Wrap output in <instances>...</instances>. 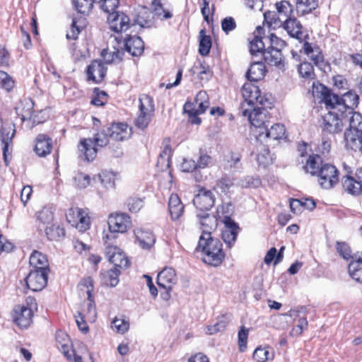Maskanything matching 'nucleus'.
Wrapping results in <instances>:
<instances>
[{
  "label": "nucleus",
  "instance_id": "79ce46f5",
  "mask_svg": "<svg viewBox=\"0 0 362 362\" xmlns=\"http://www.w3.org/2000/svg\"><path fill=\"white\" fill-rule=\"evenodd\" d=\"M101 184L106 189H115V180L118 177V173L112 171L103 170L98 174Z\"/></svg>",
  "mask_w": 362,
  "mask_h": 362
},
{
  "label": "nucleus",
  "instance_id": "72a5a7b5",
  "mask_svg": "<svg viewBox=\"0 0 362 362\" xmlns=\"http://www.w3.org/2000/svg\"><path fill=\"white\" fill-rule=\"evenodd\" d=\"M30 264L33 270H45L49 272V264L47 257L42 252L33 251L30 257Z\"/></svg>",
  "mask_w": 362,
  "mask_h": 362
},
{
  "label": "nucleus",
  "instance_id": "ddd939ff",
  "mask_svg": "<svg viewBox=\"0 0 362 362\" xmlns=\"http://www.w3.org/2000/svg\"><path fill=\"white\" fill-rule=\"evenodd\" d=\"M37 218L42 225V226L39 225L38 228L40 230H45L46 235L49 240H52L57 238V235L52 233L54 230H57L58 235L59 232L62 231V229L59 227L55 226L52 224V221L54 220V212L52 208L44 207L37 213Z\"/></svg>",
  "mask_w": 362,
  "mask_h": 362
},
{
  "label": "nucleus",
  "instance_id": "f8f14e48",
  "mask_svg": "<svg viewBox=\"0 0 362 362\" xmlns=\"http://www.w3.org/2000/svg\"><path fill=\"white\" fill-rule=\"evenodd\" d=\"M242 95L245 100V103L251 106L255 104H259L262 106L270 108L272 102L266 95H261L260 90L259 88L252 83H246L243 85L242 90Z\"/></svg>",
  "mask_w": 362,
  "mask_h": 362
},
{
  "label": "nucleus",
  "instance_id": "412c9836",
  "mask_svg": "<svg viewBox=\"0 0 362 362\" xmlns=\"http://www.w3.org/2000/svg\"><path fill=\"white\" fill-rule=\"evenodd\" d=\"M48 272L45 270H31L26 277V285L33 291L42 290L47 283Z\"/></svg>",
  "mask_w": 362,
  "mask_h": 362
},
{
  "label": "nucleus",
  "instance_id": "69168bd1",
  "mask_svg": "<svg viewBox=\"0 0 362 362\" xmlns=\"http://www.w3.org/2000/svg\"><path fill=\"white\" fill-rule=\"evenodd\" d=\"M86 288L87 298H92V291H93V281L88 276L83 279L78 285V289Z\"/></svg>",
  "mask_w": 362,
  "mask_h": 362
},
{
  "label": "nucleus",
  "instance_id": "58836bf2",
  "mask_svg": "<svg viewBox=\"0 0 362 362\" xmlns=\"http://www.w3.org/2000/svg\"><path fill=\"white\" fill-rule=\"evenodd\" d=\"M322 158L318 155H312L308 157L306 164L303 166L306 173L312 175H317L320 170V167L323 165Z\"/></svg>",
  "mask_w": 362,
  "mask_h": 362
},
{
  "label": "nucleus",
  "instance_id": "c756f323",
  "mask_svg": "<svg viewBox=\"0 0 362 362\" xmlns=\"http://www.w3.org/2000/svg\"><path fill=\"white\" fill-rule=\"evenodd\" d=\"M52 148V140L45 134H39L35 139V151L40 157L49 154Z\"/></svg>",
  "mask_w": 362,
  "mask_h": 362
},
{
  "label": "nucleus",
  "instance_id": "9b49d317",
  "mask_svg": "<svg viewBox=\"0 0 362 362\" xmlns=\"http://www.w3.org/2000/svg\"><path fill=\"white\" fill-rule=\"evenodd\" d=\"M74 317L78 329L86 333L88 330L87 322H93L97 317L96 309L92 298H87L83 302L82 309L78 310Z\"/></svg>",
  "mask_w": 362,
  "mask_h": 362
},
{
  "label": "nucleus",
  "instance_id": "f704fd0d",
  "mask_svg": "<svg viewBox=\"0 0 362 362\" xmlns=\"http://www.w3.org/2000/svg\"><path fill=\"white\" fill-rule=\"evenodd\" d=\"M341 183L344 191L350 194L358 195L362 193V185L353 176H344Z\"/></svg>",
  "mask_w": 362,
  "mask_h": 362
},
{
  "label": "nucleus",
  "instance_id": "cd10ccee",
  "mask_svg": "<svg viewBox=\"0 0 362 362\" xmlns=\"http://www.w3.org/2000/svg\"><path fill=\"white\" fill-rule=\"evenodd\" d=\"M281 26L284 27L291 37L300 40L303 39L305 35L302 31L303 26L294 15L289 18H286V20L283 19Z\"/></svg>",
  "mask_w": 362,
  "mask_h": 362
},
{
  "label": "nucleus",
  "instance_id": "864d4df0",
  "mask_svg": "<svg viewBox=\"0 0 362 362\" xmlns=\"http://www.w3.org/2000/svg\"><path fill=\"white\" fill-rule=\"evenodd\" d=\"M298 71L301 77L305 79L312 80L315 78L314 68L311 63L305 62L301 63L298 66Z\"/></svg>",
  "mask_w": 362,
  "mask_h": 362
},
{
  "label": "nucleus",
  "instance_id": "de8ad7c7",
  "mask_svg": "<svg viewBox=\"0 0 362 362\" xmlns=\"http://www.w3.org/2000/svg\"><path fill=\"white\" fill-rule=\"evenodd\" d=\"M277 13L282 19L286 20V18H289L293 15V6L288 1H281L276 3Z\"/></svg>",
  "mask_w": 362,
  "mask_h": 362
},
{
  "label": "nucleus",
  "instance_id": "0e129e2a",
  "mask_svg": "<svg viewBox=\"0 0 362 362\" xmlns=\"http://www.w3.org/2000/svg\"><path fill=\"white\" fill-rule=\"evenodd\" d=\"M337 250L339 255L345 259L354 258L350 247L344 242H337Z\"/></svg>",
  "mask_w": 362,
  "mask_h": 362
},
{
  "label": "nucleus",
  "instance_id": "3c124183",
  "mask_svg": "<svg viewBox=\"0 0 362 362\" xmlns=\"http://www.w3.org/2000/svg\"><path fill=\"white\" fill-rule=\"evenodd\" d=\"M98 0H73V4L76 11L82 14H88L93 4Z\"/></svg>",
  "mask_w": 362,
  "mask_h": 362
},
{
  "label": "nucleus",
  "instance_id": "4468645a",
  "mask_svg": "<svg viewBox=\"0 0 362 362\" xmlns=\"http://www.w3.org/2000/svg\"><path fill=\"white\" fill-rule=\"evenodd\" d=\"M318 182L325 189L332 188L339 181V173L336 167L329 163H324L317 173Z\"/></svg>",
  "mask_w": 362,
  "mask_h": 362
},
{
  "label": "nucleus",
  "instance_id": "4d7b16f0",
  "mask_svg": "<svg viewBox=\"0 0 362 362\" xmlns=\"http://www.w3.org/2000/svg\"><path fill=\"white\" fill-rule=\"evenodd\" d=\"M265 40L267 41V43H269V46L267 49H272L274 50L281 52L282 49L286 46L285 41L273 33L270 34V35L268 37H266Z\"/></svg>",
  "mask_w": 362,
  "mask_h": 362
},
{
  "label": "nucleus",
  "instance_id": "a19ab883",
  "mask_svg": "<svg viewBox=\"0 0 362 362\" xmlns=\"http://www.w3.org/2000/svg\"><path fill=\"white\" fill-rule=\"evenodd\" d=\"M303 50L316 66L322 65L324 57L318 47L313 48L310 43L305 42L303 45Z\"/></svg>",
  "mask_w": 362,
  "mask_h": 362
},
{
  "label": "nucleus",
  "instance_id": "6e6d98bb",
  "mask_svg": "<svg viewBox=\"0 0 362 362\" xmlns=\"http://www.w3.org/2000/svg\"><path fill=\"white\" fill-rule=\"evenodd\" d=\"M274 158L267 148H263L257 156V160L259 165L265 168L272 164Z\"/></svg>",
  "mask_w": 362,
  "mask_h": 362
},
{
  "label": "nucleus",
  "instance_id": "c9c22d12",
  "mask_svg": "<svg viewBox=\"0 0 362 362\" xmlns=\"http://www.w3.org/2000/svg\"><path fill=\"white\" fill-rule=\"evenodd\" d=\"M266 68L262 62H254L247 72V78L250 81H258L264 78Z\"/></svg>",
  "mask_w": 362,
  "mask_h": 362
},
{
  "label": "nucleus",
  "instance_id": "2f4dec72",
  "mask_svg": "<svg viewBox=\"0 0 362 362\" xmlns=\"http://www.w3.org/2000/svg\"><path fill=\"white\" fill-rule=\"evenodd\" d=\"M192 76H196L201 81H208L212 76L209 66L201 61L196 62L190 69Z\"/></svg>",
  "mask_w": 362,
  "mask_h": 362
},
{
  "label": "nucleus",
  "instance_id": "39448f33",
  "mask_svg": "<svg viewBox=\"0 0 362 362\" xmlns=\"http://www.w3.org/2000/svg\"><path fill=\"white\" fill-rule=\"evenodd\" d=\"M327 109L328 112L322 118V131L330 134H338L343 130L345 125L349 124L350 117L335 110L333 105Z\"/></svg>",
  "mask_w": 362,
  "mask_h": 362
},
{
  "label": "nucleus",
  "instance_id": "b1692460",
  "mask_svg": "<svg viewBox=\"0 0 362 362\" xmlns=\"http://www.w3.org/2000/svg\"><path fill=\"white\" fill-rule=\"evenodd\" d=\"M107 21L112 30L119 33L126 31L130 27L129 18L122 12H113L107 17Z\"/></svg>",
  "mask_w": 362,
  "mask_h": 362
},
{
  "label": "nucleus",
  "instance_id": "423d86ee",
  "mask_svg": "<svg viewBox=\"0 0 362 362\" xmlns=\"http://www.w3.org/2000/svg\"><path fill=\"white\" fill-rule=\"evenodd\" d=\"M109 233L103 235V239L105 244L107 241L116 238L115 233H125L132 226L130 216L124 213L112 214L108 217Z\"/></svg>",
  "mask_w": 362,
  "mask_h": 362
},
{
  "label": "nucleus",
  "instance_id": "338daca9",
  "mask_svg": "<svg viewBox=\"0 0 362 362\" xmlns=\"http://www.w3.org/2000/svg\"><path fill=\"white\" fill-rule=\"evenodd\" d=\"M127 206L131 212L136 213L143 207L144 202L138 197H130L127 201Z\"/></svg>",
  "mask_w": 362,
  "mask_h": 362
},
{
  "label": "nucleus",
  "instance_id": "2eb2a0df",
  "mask_svg": "<svg viewBox=\"0 0 362 362\" xmlns=\"http://www.w3.org/2000/svg\"><path fill=\"white\" fill-rule=\"evenodd\" d=\"M14 126L2 125L0 128V141L1 143L4 159L6 165L11 158L13 143L12 140L15 134Z\"/></svg>",
  "mask_w": 362,
  "mask_h": 362
},
{
  "label": "nucleus",
  "instance_id": "e2e57ef3",
  "mask_svg": "<svg viewBox=\"0 0 362 362\" xmlns=\"http://www.w3.org/2000/svg\"><path fill=\"white\" fill-rule=\"evenodd\" d=\"M101 9L109 15L117 8L119 0H98Z\"/></svg>",
  "mask_w": 362,
  "mask_h": 362
},
{
  "label": "nucleus",
  "instance_id": "f3484780",
  "mask_svg": "<svg viewBox=\"0 0 362 362\" xmlns=\"http://www.w3.org/2000/svg\"><path fill=\"white\" fill-rule=\"evenodd\" d=\"M199 228L202 231L200 236L204 238L211 236L218 226V217L206 212L199 211L196 215Z\"/></svg>",
  "mask_w": 362,
  "mask_h": 362
},
{
  "label": "nucleus",
  "instance_id": "052dcab7",
  "mask_svg": "<svg viewBox=\"0 0 362 362\" xmlns=\"http://www.w3.org/2000/svg\"><path fill=\"white\" fill-rule=\"evenodd\" d=\"M264 21L267 22L269 26L274 25V27L281 26L283 19L281 17H279L277 12L274 11H267L264 13Z\"/></svg>",
  "mask_w": 362,
  "mask_h": 362
},
{
  "label": "nucleus",
  "instance_id": "a878e982",
  "mask_svg": "<svg viewBox=\"0 0 362 362\" xmlns=\"http://www.w3.org/2000/svg\"><path fill=\"white\" fill-rule=\"evenodd\" d=\"M107 68L100 60H94L87 68V76L88 80L98 83L105 78Z\"/></svg>",
  "mask_w": 362,
  "mask_h": 362
},
{
  "label": "nucleus",
  "instance_id": "f03ea898",
  "mask_svg": "<svg viewBox=\"0 0 362 362\" xmlns=\"http://www.w3.org/2000/svg\"><path fill=\"white\" fill-rule=\"evenodd\" d=\"M55 338L57 348L69 362H93L85 346L79 345L78 350L72 347L70 339L65 332L57 331Z\"/></svg>",
  "mask_w": 362,
  "mask_h": 362
},
{
  "label": "nucleus",
  "instance_id": "c03bdc74",
  "mask_svg": "<svg viewBox=\"0 0 362 362\" xmlns=\"http://www.w3.org/2000/svg\"><path fill=\"white\" fill-rule=\"evenodd\" d=\"M124 51L118 48L114 47L113 51H108L103 49L102 56L107 63H119L120 62L124 56Z\"/></svg>",
  "mask_w": 362,
  "mask_h": 362
},
{
  "label": "nucleus",
  "instance_id": "7ed1b4c3",
  "mask_svg": "<svg viewBox=\"0 0 362 362\" xmlns=\"http://www.w3.org/2000/svg\"><path fill=\"white\" fill-rule=\"evenodd\" d=\"M112 140L110 139L107 129H103L96 132L93 138L83 139L78 144V150L88 162L93 160L98 153V147L109 146Z\"/></svg>",
  "mask_w": 362,
  "mask_h": 362
},
{
  "label": "nucleus",
  "instance_id": "774afa93",
  "mask_svg": "<svg viewBox=\"0 0 362 362\" xmlns=\"http://www.w3.org/2000/svg\"><path fill=\"white\" fill-rule=\"evenodd\" d=\"M78 21L76 18H73L69 31L66 33L68 40H76L78 35L81 31L82 25H78Z\"/></svg>",
  "mask_w": 362,
  "mask_h": 362
},
{
  "label": "nucleus",
  "instance_id": "37998d69",
  "mask_svg": "<svg viewBox=\"0 0 362 362\" xmlns=\"http://www.w3.org/2000/svg\"><path fill=\"white\" fill-rule=\"evenodd\" d=\"M265 48V42L258 36L254 38L249 43V50L252 56H263Z\"/></svg>",
  "mask_w": 362,
  "mask_h": 362
},
{
  "label": "nucleus",
  "instance_id": "20e7f679",
  "mask_svg": "<svg viewBox=\"0 0 362 362\" xmlns=\"http://www.w3.org/2000/svg\"><path fill=\"white\" fill-rule=\"evenodd\" d=\"M349 129L344 132L345 147L354 152H362V115L350 117Z\"/></svg>",
  "mask_w": 362,
  "mask_h": 362
},
{
  "label": "nucleus",
  "instance_id": "603ef678",
  "mask_svg": "<svg viewBox=\"0 0 362 362\" xmlns=\"http://www.w3.org/2000/svg\"><path fill=\"white\" fill-rule=\"evenodd\" d=\"M253 358L257 362H266L268 360L273 359L274 353L268 347H259L255 350Z\"/></svg>",
  "mask_w": 362,
  "mask_h": 362
},
{
  "label": "nucleus",
  "instance_id": "bf43d9fd",
  "mask_svg": "<svg viewBox=\"0 0 362 362\" xmlns=\"http://www.w3.org/2000/svg\"><path fill=\"white\" fill-rule=\"evenodd\" d=\"M350 276L355 281L362 283V267L358 262H351L348 267Z\"/></svg>",
  "mask_w": 362,
  "mask_h": 362
},
{
  "label": "nucleus",
  "instance_id": "1a4fd4ad",
  "mask_svg": "<svg viewBox=\"0 0 362 362\" xmlns=\"http://www.w3.org/2000/svg\"><path fill=\"white\" fill-rule=\"evenodd\" d=\"M139 115L134 121L136 127L140 129L146 128L153 115L154 103L151 97L146 94L140 95Z\"/></svg>",
  "mask_w": 362,
  "mask_h": 362
},
{
  "label": "nucleus",
  "instance_id": "8fccbe9b",
  "mask_svg": "<svg viewBox=\"0 0 362 362\" xmlns=\"http://www.w3.org/2000/svg\"><path fill=\"white\" fill-rule=\"evenodd\" d=\"M151 6L155 16L160 20H167L173 17V14L169 11L164 9L160 0H153Z\"/></svg>",
  "mask_w": 362,
  "mask_h": 362
},
{
  "label": "nucleus",
  "instance_id": "13d9d810",
  "mask_svg": "<svg viewBox=\"0 0 362 362\" xmlns=\"http://www.w3.org/2000/svg\"><path fill=\"white\" fill-rule=\"evenodd\" d=\"M73 179L74 185L80 189L86 188L90 183V175L82 172H77Z\"/></svg>",
  "mask_w": 362,
  "mask_h": 362
},
{
  "label": "nucleus",
  "instance_id": "e433bc0d",
  "mask_svg": "<svg viewBox=\"0 0 362 362\" xmlns=\"http://www.w3.org/2000/svg\"><path fill=\"white\" fill-rule=\"evenodd\" d=\"M263 58L268 64L281 67L284 66V59L281 52L272 49H266L263 52Z\"/></svg>",
  "mask_w": 362,
  "mask_h": 362
},
{
  "label": "nucleus",
  "instance_id": "dca6fc26",
  "mask_svg": "<svg viewBox=\"0 0 362 362\" xmlns=\"http://www.w3.org/2000/svg\"><path fill=\"white\" fill-rule=\"evenodd\" d=\"M68 222L80 231L83 232L89 228L90 218L88 213L81 209H71L66 214Z\"/></svg>",
  "mask_w": 362,
  "mask_h": 362
},
{
  "label": "nucleus",
  "instance_id": "49530a36",
  "mask_svg": "<svg viewBox=\"0 0 362 362\" xmlns=\"http://www.w3.org/2000/svg\"><path fill=\"white\" fill-rule=\"evenodd\" d=\"M234 206L230 203H224L218 206L216 209V215L218 219H222V222L226 219L232 220L230 216L233 214Z\"/></svg>",
  "mask_w": 362,
  "mask_h": 362
},
{
  "label": "nucleus",
  "instance_id": "6ab92c4d",
  "mask_svg": "<svg viewBox=\"0 0 362 362\" xmlns=\"http://www.w3.org/2000/svg\"><path fill=\"white\" fill-rule=\"evenodd\" d=\"M105 245L106 257L114 264V267L126 269L129 266V259L120 248L108 243Z\"/></svg>",
  "mask_w": 362,
  "mask_h": 362
},
{
  "label": "nucleus",
  "instance_id": "4c0bfd02",
  "mask_svg": "<svg viewBox=\"0 0 362 362\" xmlns=\"http://www.w3.org/2000/svg\"><path fill=\"white\" fill-rule=\"evenodd\" d=\"M34 103L30 98H25L21 102V119L23 121L32 120L35 122H40L35 119Z\"/></svg>",
  "mask_w": 362,
  "mask_h": 362
},
{
  "label": "nucleus",
  "instance_id": "bb28decb",
  "mask_svg": "<svg viewBox=\"0 0 362 362\" xmlns=\"http://www.w3.org/2000/svg\"><path fill=\"white\" fill-rule=\"evenodd\" d=\"M223 224L224 229L222 231V239L228 247H231L236 240L240 228L233 220L226 219L223 221Z\"/></svg>",
  "mask_w": 362,
  "mask_h": 362
},
{
  "label": "nucleus",
  "instance_id": "5701e85b",
  "mask_svg": "<svg viewBox=\"0 0 362 362\" xmlns=\"http://www.w3.org/2000/svg\"><path fill=\"white\" fill-rule=\"evenodd\" d=\"M112 141L119 142L129 139L132 134V128L123 122L113 123L107 127Z\"/></svg>",
  "mask_w": 362,
  "mask_h": 362
},
{
  "label": "nucleus",
  "instance_id": "f257e3e1",
  "mask_svg": "<svg viewBox=\"0 0 362 362\" xmlns=\"http://www.w3.org/2000/svg\"><path fill=\"white\" fill-rule=\"evenodd\" d=\"M197 250L204 253L203 260L205 263L214 267L219 266L225 257L221 242L212 236H200Z\"/></svg>",
  "mask_w": 362,
  "mask_h": 362
},
{
  "label": "nucleus",
  "instance_id": "0eeeda50",
  "mask_svg": "<svg viewBox=\"0 0 362 362\" xmlns=\"http://www.w3.org/2000/svg\"><path fill=\"white\" fill-rule=\"evenodd\" d=\"M267 107L262 106V107H254L252 111L249 109L245 108V104L242 103L240 110L243 116H247L251 125L254 127L253 132L257 137L258 133L261 132L262 129H264L266 125L269 123V116Z\"/></svg>",
  "mask_w": 362,
  "mask_h": 362
},
{
  "label": "nucleus",
  "instance_id": "393cba45",
  "mask_svg": "<svg viewBox=\"0 0 362 362\" xmlns=\"http://www.w3.org/2000/svg\"><path fill=\"white\" fill-rule=\"evenodd\" d=\"M177 282V276L173 268L165 267L157 276V284L159 287L170 291Z\"/></svg>",
  "mask_w": 362,
  "mask_h": 362
},
{
  "label": "nucleus",
  "instance_id": "c85d7f7f",
  "mask_svg": "<svg viewBox=\"0 0 362 362\" xmlns=\"http://www.w3.org/2000/svg\"><path fill=\"white\" fill-rule=\"evenodd\" d=\"M123 45L125 50L134 57L140 56L144 49V43L138 36H129L124 39Z\"/></svg>",
  "mask_w": 362,
  "mask_h": 362
},
{
  "label": "nucleus",
  "instance_id": "7c9ffc66",
  "mask_svg": "<svg viewBox=\"0 0 362 362\" xmlns=\"http://www.w3.org/2000/svg\"><path fill=\"white\" fill-rule=\"evenodd\" d=\"M134 233L136 242L142 248L148 249L153 245L156 239L150 230L139 228H136Z\"/></svg>",
  "mask_w": 362,
  "mask_h": 362
},
{
  "label": "nucleus",
  "instance_id": "a211bd4d",
  "mask_svg": "<svg viewBox=\"0 0 362 362\" xmlns=\"http://www.w3.org/2000/svg\"><path fill=\"white\" fill-rule=\"evenodd\" d=\"M215 200L213 191L202 187L194 196L193 204L199 211L204 212V211H209L214 206Z\"/></svg>",
  "mask_w": 362,
  "mask_h": 362
},
{
  "label": "nucleus",
  "instance_id": "ea45409f",
  "mask_svg": "<svg viewBox=\"0 0 362 362\" xmlns=\"http://www.w3.org/2000/svg\"><path fill=\"white\" fill-rule=\"evenodd\" d=\"M318 0H296V10L298 16H303L315 10Z\"/></svg>",
  "mask_w": 362,
  "mask_h": 362
},
{
  "label": "nucleus",
  "instance_id": "473e14b6",
  "mask_svg": "<svg viewBox=\"0 0 362 362\" xmlns=\"http://www.w3.org/2000/svg\"><path fill=\"white\" fill-rule=\"evenodd\" d=\"M168 209L173 220L178 219L183 214L184 205L177 194H172L168 201Z\"/></svg>",
  "mask_w": 362,
  "mask_h": 362
},
{
  "label": "nucleus",
  "instance_id": "9d476101",
  "mask_svg": "<svg viewBox=\"0 0 362 362\" xmlns=\"http://www.w3.org/2000/svg\"><path fill=\"white\" fill-rule=\"evenodd\" d=\"M335 97L337 101L332 103L335 110L341 112L348 117L354 114H359L354 111L359 103V96L356 91L351 90L344 93L340 98L337 95H335Z\"/></svg>",
  "mask_w": 362,
  "mask_h": 362
},
{
  "label": "nucleus",
  "instance_id": "a18cd8bd",
  "mask_svg": "<svg viewBox=\"0 0 362 362\" xmlns=\"http://www.w3.org/2000/svg\"><path fill=\"white\" fill-rule=\"evenodd\" d=\"M199 38V53L202 56H206L211 47V38L209 35H205L204 30H200Z\"/></svg>",
  "mask_w": 362,
  "mask_h": 362
},
{
  "label": "nucleus",
  "instance_id": "6e6552de",
  "mask_svg": "<svg viewBox=\"0 0 362 362\" xmlns=\"http://www.w3.org/2000/svg\"><path fill=\"white\" fill-rule=\"evenodd\" d=\"M37 303L33 298H28L26 304L16 305L13 309V321L21 328H27L33 322L34 310Z\"/></svg>",
  "mask_w": 362,
  "mask_h": 362
},
{
  "label": "nucleus",
  "instance_id": "09e8293b",
  "mask_svg": "<svg viewBox=\"0 0 362 362\" xmlns=\"http://www.w3.org/2000/svg\"><path fill=\"white\" fill-rule=\"evenodd\" d=\"M184 112L187 113L189 117L193 118L192 120V123L199 124L201 123V119L197 115L202 114L199 112V107L196 105L195 102H187L183 107Z\"/></svg>",
  "mask_w": 362,
  "mask_h": 362
},
{
  "label": "nucleus",
  "instance_id": "4be33fe9",
  "mask_svg": "<svg viewBox=\"0 0 362 362\" xmlns=\"http://www.w3.org/2000/svg\"><path fill=\"white\" fill-rule=\"evenodd\" d=\"M312 93L313 97L318 100L319 103H324L326 108L332 105L333 101H337L335 94L332 93L329 89L319 82L313 83Z\"/></svg>",
  "mask_w": 362,
  "mask_h": 362
},
{
  "label": "nucleus",
  "instance_id": "aec40b11",
  "mask_svg": "<svg viewBox=\"0 0 362 362\" xmlns=\"http://www.w3.org/2000/svg\"><path fill=\"white\" fill-rule=\"evenodd\" d=\"M269 125V123L258 133L257 137L258 141L262 143H269L271 141L279 140L284 137L286 129L283 124H275L268 128Z\"/></svg>",
  "mask_w": 362,
  "mask_h": 362
},
{
  "label": "nucleus",
  "instance_id": "5fc2aeb1",
  "mask_svg": "<svg viewBox=\"0 0 362 362\" xmlns=\"http://www.w3.org/2000/svg\"><path fill=\"white\" fill-rule=\"evenodd\" d=\"M194 102L199 107V112H205L209 106V99L206 92L204 90L199 91L194 98Z\"/></svg>",
  "mask_w": 362,
  "mask_h": 362
},
{
  "label": "nucleus",
  "instance_id": "680f3d73",
  "mask_svg": "<svg viewBox=\"0 0 362 362\" xmlns=\"http://www.w3.org/2000/svg\"><path fill=\"white\" fill-rule=\"evenodd\" d=\"M112 329L118 333H125L129 327L128 321L124 319L115 317L112 322Z\"/></svg>",
  "mask_w": 362,
  "mask_h": 362
}]
</instances>
